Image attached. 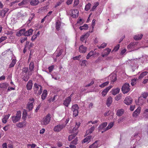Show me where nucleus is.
<instances>
[{
    "mask_svg": "<svg viewBox=\"0 0 148 148\" xmlns=\"http://www.w3.org/2000/svg\"><path fill=\"white\" fill-rule=\"evenodd\" d=\"M21 112L19 111H17L16 115L12 117L11 118L12 122L14 123L19 121L21 119Z\"/></svg>",
    "mask_w": 148,
    "mask_h": 148,
    "instance_id": "obj_1",
    "label": "nucleus"
},
{
    "mask_svg": "<svg viewBox=\"0 0 148 148\" xmlns=\"http://www.w3.org/2000/svg\"><path fill=\"white\" fill-rule=\"evenodd\" d=\"M129 84L125 83L122 87L121 90L123 93H127L130 90Z\"/></svg>",
    "mask_w": 148,
    "mask_h": 148,
    "instance_id": "obj_2",
    "label": "nucleus"
},
{
    "mask_svg": "<svg viewBox=\"0 0 148 148\" xmlns=\"http://www.w3.org/2000/svg\"><path fill=\"white\" fill-rule=\"evenodd\" d=\"M50 115L48 114L47 115L45 118H43L42 122H41V124L42 125H46L48 124L50 121Z\"/></svg>",
    "mask_w": 148,
    "mask_h": 148,
    "instance_id": "obj_3",
    "label": "nucleus"
},
{
    "mask_svg": "<svg viewBox=\"0 0 148 148\" xmlns=\"http://www.w3.org/2000/svg\"><path fill=\"white\" fill-rule=\"evenodd\" d=\"M64 127L65 126L63 124L58 125L54 127L53 130L55 132H59L62 130Z\"/></svg>",
    "mask_w": 148,
    "mask_h": 148,
    "instance_id": "obj_4",
    "label": "nucleus"
},
{
    "mask_svg": "<svg viewBox=\"0 0 148 148\" xmlns=\"http://www.w3.org/2000/svg\"><path fill=\"white\" fill-rule=\"evenodd\" d=\"M132 100L131 97L129 96L126 97L125 99L124 102V103L127 105H130L132 103Z\"/></svg>",
    "mask_w": 148,
    "mask_h": 148,
    "instance_id": "obj_5",
    "label": "nucleus"
},
{
    "mask_svg": "<svg viewBox=\"0 0 148 148\" xmlns=\"http://www.w3.org/2000/svg\"><path fill=\"white\" fill-rule=\"evenodd\" d=\"M71 97H67L64 101V105L66 107H68L71 101Z\"/></svg>",
    "mask_w": 148,
    "mask_h": 148,
    "instance_id": "obj_6",
    "label": "nucleus"
},
{
    "mask_svg": "<svg viewBox=\"0 0 148 148\" xmlns=\"http://www.w3.org/2000/svg\"><path fill=\"white\" fill-rule=\"evenodd\" d=\"M111 51V49L109 48H106L104 50V54L102 55L103 57H105L107 56Z\"/></svg>",
    "mask_w": 148,
    "mask_h": 148,
    "instance_id": "obj_7",
    "label": "nucleus"
},
{
    "mask_svg": "<svg viewBox=\"0 0 148 148\" xmlns=\"http://www.w3.org/2000/svg\"><path fill=\"white\" fill-rule=\"evenodd\" d=\"M112 86H110L104 89L102 92L101 94L102 96H105L107 93L108 91L112 88Z\"/></svg>",
    "mask_w": 148,
    "mask_h": 148,
    "instance_id": "obj_8",
    "label": "nucleus"
},
{
    "mask_svg": "<svg viewBox=\"0 0 148 148\" xmlns=\"http://www.w3.org/2000/svg\"><path fill=\"white\" fill-rule=\"evenodd\" d=\"M25 29H23L19 30L18 32H16V35L18 36H20L22 35L25 36Z\"/></svg>",
    "mask_w": 148,
    "mask_h": 148,
    "instance_id": "obj_9",
    "label": "nucleus"
},
{
    "mask_svg": "<svg viewBox=\"0 0 148 148\" xmlns=\"http://www.w3.org/2000/svg\"><path fill=\"white\" fill-rule=\"evenodd\" d=\"M87 48L84 47L83 45H81L79 48V51L80 53H85L87 50Z\"/></svg>",
    "mask_w": 148,
    "mask_h": 148,
    "instance_id": "obj_10",
    "label": "nucleus"
},
{
    "mask_svg": "<svg viewBox=\"0 0 148 148\" xmlns=\"http://www.w3.org/2000/svg\"><path fill=\"white\" fill-rule=\"evenodd\" d=\"M79 11L77 9H74L72 12V16L75 18L78 16Z\"/></svg>",
    "mask_w": 148,
    "mask_h": 148,
    "instance_id": "obj_11",
    "label": "nucleus"
},
{
    "mask_svg": "<svg viewBox=\"0 0 148 148\" xmlns=\"http://www.w3.org/2000/svg\"><path fill=\"white\" fill-rule=\"evenodd\" d=\"M140 108L139 107L132 114L134 117H136L140 113Z\"/></svg>",
    "mask_w": 148,
    "mask_h": 148,
    "instance_id": "obj_12",
    "label": "nucleus"
},
{
    "mask_svg": "<svg viewBox=\"0 0 148 148\" xmlns=\"http://www.w3.org/2000/svg\"><path fill=\"white\" fill-rule=\"evenodd\" d=\"M90 35L89 32L86 33L84 35H82L81 36L80 38V40L82 42H83L85 38H87Z\"/></svg>",
    "mask_w": 148,
    "mask_h": 148,
    "instance_id": "obj_13",
    "label": "nucleus"
},
{
    "mask_svg": "<svg viewBox=\"0 0 148 148\" xmlns=\"http://www.w3.org/2000/svg\"><path fill=\"white\" fill-rule=\"evenodd\" d=\"M144 99L141 96L138 98V103L137 104L141 106L144 103Z\"/></svg>",
    "mask_w": 148,
    "mask_h": 148,
    "instance_id": "obj_14",
    "label": "nucleus"
},
{
    "mask_svg": "<svg viewBox=\"0 0 148 148\" xmlns=\"http://www.w3.org/2000/svg\"><path fill=\"white\" fill-rule=\"evenodd\" d=\"M33 31V30L32 29H30L26 31L25 30V36H29L32 35Z\"/></svg>",
    "mask_w": 148,
    "mask_h": 148,
    "instance_id": "obj_15",
    "label": "nucleus"
},
{
    "mask_svg": "<svg viewBox=\"0 0 148 148\" xmlns=\"http://www.w3.org/2000/svg\"><path fill=\"white\" fill-rule=\"evenodd\" d=\"M32 81L31 80H29L26 85L27 89L28 90H31L32 88Z\"/></svg>",
    "mask_w": 148,
    "mask_h": 148,
    "instance_id": "obj_16",
    "label": "nucleus"
},
{
    "mask_svg": "<svg viewBox=\"0 0 148 148\" xmlns=\"http://www.w3.org/2000/svg\"><path fill=\"white\" fill-rule=\"evenodd\" d=\"M120 89L119 88L112 89L111 91V92L112 95H115L118 93L120 91Z\"/></svg>",
    "mask_w": 148,
    "mask_h": 148,
    "instance_id": "obj_17",
    "label": "nucleus"
},
{
    "mask_svg": "<svg viewBox=\"0 0 148 148\" xmlns=\"http://www.w3.org/2000/svg\"><path fill=\"white\" fill-rule=\"evenodd\" d=\"M39 3L38 0H31L30 2V4L32 6H36Z\"/></svg>",
    "mask_w": 148,
    "mask_h": 148,
    "instance_id": "obj_18",
    "label": "nucleus"
},
{
    "mask_svg": "<svg viewBox=\"0 0 148 148\" xmlns=\"http://www.w3.org/2000/svg\"><path fill=\"white\" fill-rule=\"evenodd\" d=\"M30 0H23L21 2L18 4L19 6L24 5L27 4Z\"/></svg>",
    "mask_w": 148,
    "mask_h": 148,
    "instance_id": "obj_19",
    "label": "nucleus"
},
{
    "mask_svg": "<svg viewBox=\"0 0 148 148\" xmlns=\"http://www.w3.org/2000/svg\"><path fill=\"white\" fill-rule=\"evenodd\" d=\"M107 125V122H104L102 123L101 125H99L98 127V129L99 130H100L103 129V128L105 127Z\"/></svg>",
    "mask_w": 148,
    "mask_h": 148,
    "instance_id": "obj_20",
    "label": "nucleus"
},
{
    "mask_svg": "<svg viewBox=\"0 0 148 148\" xmlns=\"http://www.w3.org/2000/svg\"><path fill=\"white\" fill-rule=\"evenodd\" d=\"M92 138L91 136H87L86 138H84L83 140V142L85 143L87 142L88 143H89L91 140Z\"/></svg>",
    "mask_w": 148,
    "mask_h": 148,
    "instance_id": "obj_21",
    "label": "nucleus"
},
{
    "mask_svg": "<svg viewBox=\"0 0 148 148\" xmlns=\"http://www.w3.org/2000/svg\"><path fill=\"white\" fill-rule=\"evenodd\" d=\"M95 129V128L94 126L91 127L89 129L86 131V134H87V135L90 134Z\"/></svg>",
    "mask_w": 148,
    "mask_h": 148,
    "instance_id": "obj_22",
    "label": "nucleus"
},
{
    "mask_svg": "<svg viewBox=\"0 0 148 148\" xmlns=\"http://www.w3.org/2000/svg\"><path fill=\"white\" fill-rule=\"evenodd\" d=\"M56 28L58 31L60 29V27L61 26V23L59 20H58L56 23Z\"/></svg>",
    "mask_w": 148,
    "mask_h": 148,
    "instance_id": "obj_23",
    "label": "nucleus"
},
{
    "mask_svg": "<svg viewBox=\"0 0 148 148\" xmlns=\"http://www.w3.org/2000/svg\"><path fill=\"white\" fill-rule=\"evenodd\" d=\"M77 134V132L76 133H75L73 134H72L69 135L68 137V140L69 141H71L75 137Z\"/></svg>",
    "mask_w": 148,
    "mask_h": 148,
    "instance_id": "obj_24",
    "label": "nucleus"
},
{
    "mask_svg": "<svg viewBox=\"0 0 148 148\" xmlns=\"http://www.w3.org/2000/svg\"><path fill=\"white\" fill-rule=\"evenodd\" d=\"M112 102V98L111 96H110L108 98L107 102V105L108 107H109L110 105Z\"/></svg>",
    "mask_w": 148,
    "mask_h": 148,
    "instance_id": "obj_25",
    "label": "nucleus"
},
{
    "mask_svg": "<svg viewBox=\"0 0 148 148\" xmlns=\"http://www.w3.org/2000/svg\"><path fill=\"white\" fill-rule=\"evenodd\" d=\"M10 114H8V115H5L4 118L2 119V122L4 123H5L7 122V120L8 119Z\"/></svg>",
    "mask_w": 148,
    "mask_h": 148,
    "instance_id": "obj_26",
    "label": "nucleus"
},
{
    "mask_svg": "<svg viewBox=\"0 0 148 148\" xmlns=\"http://www.w3.org/2000/svg\"><path fill=\"white\" fill-rule=\"evenodd\" d=\"M47 91L46 90H44L43 93L41 96V99L42 100H44L45 99L47 95Z\"/></svg>",
    "mask_w": 148,
    "mask_h": 148,
    "instance_id": "obj_27",
    "label": "nucleus"
},
{
    "mask_svg": "<svg viewBox=\"0 0 148 148\" xmlns=\"http://www.w3.org/2000/svg\"><path fill=\"white\" fill-rule=\"evenodd\" d=\"M95 54V52L93 51H91L89 53H88L86 56L87 59H89L90 58L93 56Z\"/></svg>",
    "mask_w": 148,
    "mask_h": 148,
    "instance_id": "obj_28",
    "label": "nucleus"
},
{
    "mask_svg": "<svg viewBox=\"0 0 148 148\" xmlns=\"http://www.w3.org/2000/svg\"><path fill=\"white\" fill-rule=\"evenodd\" d=\"M39 85L36 83H35L34 84V93H37V91L38 90Z\"/></svg>",
    "mask_w": 148,
    "mask_h": 148,
    "instance_id": "obj_29",
    "label": "nucleus"
},
{
    "mask_svg": "<svg viewBox=\"0 0 148 148\" xmlns=\"http://www.w3.org/2000/svg\"><path fill=\"white\" fill-rule=\"evenodd\" d=\"M148 73V72L147 71H145L143 72L140 74L138 77V79H141L144 76L147 75Z\"/></svg>",
    "mask_w": 148,
    "mask_h": 148,
    "instance_id": "obj_30",
    "label": "nucleus"
},
{
    "mask_svg": "<svg viewBox=\"0 0 148 148\" xmlns=\"http://www.w3.org/2000/svg\"><path fill=\"white\" fill-rule=\"evenodd\" d=\"M143 36V35L142 34L140 35H136L135 36L134 38L136 40H139L141 39Z\"/></svg>",
    "mask_w": 148,
    "mask_h": 148,
    "instance_id": "obj_31",
    "label": "nucleus"
},
{
    "mask_svg": "<svg viewBox=\"0 0 148 148\" xmlns=\"http://www.w3.org/2000/svg\"><path fill=\"white\" fill-rule=\"evenodd\" d=\"M79 109V108L78 105L77 104H75L72 106L71 110L73 111L75 110H78Z\"/></svg>",
    "mask_w": 148,
    "mask_h": 148,
    "instance_id": "obj_32",
    "label": "nucleus"
},
{
    "mask_svg": "<svg viewBox=\"0 0 148 148\" xmlns=\"http://www.w3.org/2000/svg\"><path fill=\"white\" fill-rule=\"evenodd\" d=\"M97 140H96L94 143L89 146V148H96L98 146V145L97 144Z\"/></svg>",
    "mask_w": 148,
    "mask_h": 148,
    "instance_id": "obj_33",
    "label": "nucleus"
},
{
    "mask_svg": "<svg viewBox=\"0 0 148 148\" xmlns=\"http://www.w3.org/2000/svg\"><path fill=\"white\" fill-rule=\"evenodd\" d=\"M113 123L112 122L110 123L108 125L107 127L104 129V131H106L109 129L111 128L113 126Z\"/></svg>",
    "mask_w": 148,
    "mask_h": 148,
    "instance_id": "obj_34",
    "label": "nucleus"
},
{
    "mask_svg": "<svg viewBox=\"0 0 148 148\" xmlns=\"http://www.w3.org/2000/svg\"><path fill=\"white\" fill-rule=\"evenodd\" d=\"M124 111L123 109H120L118 110L116 113V115L118 116H121L123 113Z\"/></svg>",
    "mask_w": 148,
    "mask_h": 148,
    "instance_id": "obj_35",
    "label": "nucleus"
},
{
    "mask_svg": "<svg viewBox=\"0 0 148 148\" xmlns=\"http://www.w3.org/2000/svg\"><path fill=\"white\" fill-rule=\"evenodd\" d=\"M33 102H32L30 103H29L27 104V108L29 109V111L31 110L33 108Z\"/></svg>",
    "mask_w": 148,
    "mask_h": 148,
    "instance_id": "obj_36",
    "label": "nucleus"
},
{
    "mask_svg": "<svg viewBox=\"0 0 148 148\" xmlns=\"http://www.w3.org/2000/svg\"><path fill=\"white\" fill-rule=\"evenodd\" d=\"M16 60L13 59L12 60L11 63L10 64L9 66V68H10L13 67L16 64Z\"/></svg>",
    "mask_w": 148,
    "mask_h": 148,
    "instance_id": "obj_37",
    "label": "nucleus"
},
{
    "mask_svg": "<svg viewBox=\"0 0 148 148\" xmlns=\"http://www.w3.org/2000/svg\"><path fill=\"white\" fill-rule=\"evenodd\" d=\"M28 68L27 67L23 68L22 70V72L21 73V75L26 74L28 71Z\"/></svg>",
    "mask_w": 148,
    "mask_h": 148,
    "instance_id": "obj_38",
    "label": "nucleus"
},
{
    "mask_svg": "<svg viewBox=\"0 0 148 148\" xmlns=\"http://www.w3.org/2000/svg\"><path fill=\"white\" fill-rule=\"evenodd\" d=\"M88 28V25L86 24H85L83 26H81L79 27V29L80 30H82L83 29H87Z\"/></svg>",
    "mask_w": 148,
    "mask_h": 148,
    "instance_id": "obj_39",
    "label": "nucleus"
},
{
    "mask_svg": "<svg viewBox=\"0 0 148 148\" xmlns=\"http://www.w3.org/2000/svg\"><path fill=\"white\" fill-rule=\"evenodd\" d=\"M80 123H79V122L76 123L75 127L73 128V131H75L77 130L80 126Z\"/></svg>",
    "mask_w": 148,
    "mask_h": 148,
    "instance_id": "obj_40",
    "label": "nucleus"
},
{
    "mask_svg": "<svg viewBox=\"0 0 148 148\" xmlns=\"http://www.w3.org/2000/svg\"><path fill=\"white\" fill-rule=\"evenodd\" d=\"M22 75L23 76L22 77L23 80L25 82L27 81L29 79V77L28 75H27L26 74H24Z\"/></svg>",
    "mask_w": 148,
    "mask_h": 148,
    "instance_id": "obj_41",
    "label": "nucleus"
},
{
    "mask_svg": "<svg viewBox=\"0 0 148 148\" xmlns=\"http://www.w3.org/2000/svg\"><path fill=\"white\" fill-rule=\"evenodd\" d=\"M27 113L26 110H24L23 113L22 118L24 120H25L26 118V116Z\"/></svg>",
    "mask_w": 148,
    "mask_h": 148,
    "instance_id": "obj_42",
    "label": "nucleus"
},
{
    "mask_svg": "<svg viewBox=\"0 0 148 148\" xmlns=\"http://www.w3.org/2000/svg\"><path fill=\"white\" fill-rule=\"evenodd\" d=\"M24 123L23 122H19L18 123L16 124V125L18 127L22 128L24 126Z\"/></svg>",
    "mask_w": 148,
    "mask_h": 148,
    "instance_id": "obj_43",
    "label": "nucleus"
},
{
    "mask_svg": "<svg viewBox=\"0 0 148 148\" xmlns=\"http://www.w3.org/2000/svg\"><path fill=\"white\" fill-rule=\"evenodd\" d=\"M148 96V93L147 92H144L142 94L141 96L142 98L143 97L144 99H146Z\"/></svg>",
    "mask_w": 148,
    "mask_h": 148,
    "instance_id": "obj_44",
    "label": "nucleus"
},
{
    "mask_svg": "<svg viewBox=\"0 0 148 148\" xmlns=\"http://www.w3.org/2000/svg\"><path fill=\"white\" fill-rule=\"evenodd\" d=\"M34 67V64L33 62H31L29 65V69L31 71L33 70Z\"/></svg>",
    "mask_w": 148,
    "mask_h": 148,
    "instance_id": "obj_45",
    "label": "nucleus"
},
{
    "mask_svg": "<svg viewBox=\"0 0 148 148\" xmlns=\"http://www.w3.org/2000/svg\"><path fill=\"white\" fill-rule=\"evenodd\" d=\"M109 83V82H107L103 83L99 86L101 88H103L105 86H107Z\"/></svg>",
    "mask_w": 148,
    "mask_h": 148,
    "instance_id": "obj_46",
    "label": "nucleus"
},
{
    "mask_svg": "<svg viewBox=\"0 0 148 148\" xmlns=\"http://www.w3.org/2000/svg\"><path fill=\"white\" fill-rule=\"evenodd\" d=\"M99 3L98 2H97L96 3H95L94 5L92 7V9L91 10V11H94V10L99 5Z\"/></svg>",
    "mask_w": 148,
    "mask_h": 148,
    "instance_id": "obj_47",
    "label": "nucleus"
},
{
    "mask_svg": "<svg viewBox=\"0 0 148 148\" xmlns=\"http://www.w3.org/2000/svg\"><path fill=\"white\" fill-rule=\"evenodd\" d=\"M91 4L90 3H88L86 5L85 10L86 11H88L90 8Z\"/></svg>",
    "mask_w": 148,
    "mask_h": 148,
    "instance_id": "obj_48",
    "label": "nucleus"
},
{
    "mask_svg": "<svg viewBox=\"0 0 148 148\" xmlns=\"http://www.w3.org/2000/svg\"><path fill=\"white\" fill-rule=\"evenodd\" d=\"M1 84V86L2 88H6L8 86V84L6 83H4Z\"/></svg>",
    "mask_w": 148,
    "mask_h": 148,
    "instance_id": "obj_49",
    "label": "nucleus"
},
{
    "mask_svg": "<svg viewBox=\"0 0 148 148\" xmlns=\"http://www.w3.org/2000/svg\"><path fill=\"white\" fill-rule=\"evenodd\" d=\"M134 43H130L127 46V48L129 49H133L134 48Z\"/></svg>",
    "mask_w": 148,
    "mask_h": 148,
    "instance_id": "obj_50",
    "label": "nucleus"
},
{
    "mask_svg": "<svg viewBox=\"0 0 148 148\" xmlns=\"http://www.w3.org/2000/svg\"><path fill=\"white\" fill-rule=\"evenodd\" d=\"M88 63L87 61L86 60H83L82 61V63L81 65L82 66H85L86 65V64Z\"/></svg>",
    "mask_w": 148,
    "mask_h": 148,
    "instance_id": "obj_51",
    "label": "nucleus"
},
{
    "mask_svg": "<svg viewBox=\"0 0 148 148\" xmlns=\"http://www.w3.org/2000/svg\"><path fill=\"white\" fill-rule=\"evenodd\" d=\"M73 116H74L75 117H76L78 115V110H75V111H73Z\"/></svg>",
    "mask_w": 148,
    "mask_h": 148,
    "instance_id": "obj_52",
    "label": "nucleus"
},
{
    "mask_svg": "<svg viewBox=\"0 0 148 148\" xmlns=\"http://www.w3.org/2000/svg\"><path fill=\"white\" fill-rule=\"evenodd\" d=\"M107 45V43H103L100 46L98 47V48L99 49L103 48L106 46Z\"/></svg>",
    "mask_w": 148,
    "mask_h": 148,
    "instance_id": "obj_53",
    "label": "nucleus"
},
{
    "mask_svg": "<svg viewBox=\"0 0 148 148\" xmlns=\"http://www.w3.org/2000/svg\"><path fill=\"white\" fill-rule=\"evenodd\" d=\"M63 51V49H61L60 50L59 53H58L56 55V57L57 58L58 57L60 56H61V54H62Z\"/></svg>",
    "mask_w": 148,
    "mask_h": 148,
    "instance_id": "obj_54",
    "label": "nucleus"
},
{
    "mask_svg": "<svg viewBox=\"0 0 148 148\" xmlns=\"http://www.w3.org/2000/svg\"><path fill=\"white\" fill-rule=\"evenodd\" d=\"M136 79H132L131 81V84L132 86H133L135 84V82L136 80Z\"/></svg>",
    "mask_w": 148,
    "mask_h": 148,
    "instance_id": "obj_55",
    "label": "nucleus"
},
{
    "mask_svg": "<svg viewBox=\"0 0 148 148\" xmlns=\"http://www.w3.org/2000/svg\"><path fill=\"white\" fill-rule=\"evenodd\" d=\"M119 45L118 44L114 47V49L112 50V52L114 50H115V51H117L119 49Z\"/></svg>",
    "mask_w": 148,
    "mask_h": 148,
    "instance_id": "obj_56",
    "label": "nucleus"
},
{
    "mask_svg": "<svg viewBox=\"0 0 148 148\" xmlns=\"http://www.w3.org/2000/svg\"><path fill=\"white\" fill-rule=\"evenodd\" d=\"M78 140L77 138H76L74 140L71 142V143L74 144L75 145H76L77 144V142Z\"/></svg>",
    "mask_w": 148,
    "mask_h": 148,
    "instance_id": "obj_57",
    "label": "nucleus"
},
{
    "mask_svg": "<svg viewBox=\"0 0 148 148\" xmlns=\"http://www.w3.org/2000/svg\"><path fill=\"white\" fill-rule=\"evenodd\" d=\"M81 55H79L78 56L74 57L73 58V59L74 60H79V58H81Z\"/></svg>",
    "mask_w": 148,
    "mask_h": 148,
    "instance_id": "obj_58",
    "label": "nucleus"
},
{
    "mask_svg": "<svg viewBox=\"0 0 148 148\" xmlns=\"http://www.w3.org/2000/svg\"><path fill=\"white\" fill-rule=\"evenodd\" d=\"M39 87H40V90H38L37 93V94L38 95H40L41 94L42 91V86L40 85H39Z\"/></svg>",
    "mask_w": 148,
    "mask_h": 148,
    "instance_id": "obj_59",
    "label": "nucleus"
},
{
    "mask_svg": "<svg viewBox=\"0 0 148 148\" xmlns=\"http://www.w3.org/2000/svg\"><path fill=\"white\" fill-rule=\"evenodd\" d=\"M7 39V37L5 36H3L0 38V43L3 41Z\"/></svg>",
    "mask_w": 148,
    "mask_h": 148,
    "instance_id": "obj_60",
    "label": "nucleus"
},
{
    "mask_svg": "<svg viewBox=\"0 0 148 148\" xmlns=\"http://www.w3.org/2000/svg\"><path fill=\"white\" fill-rule=\"evenodd\" d=\"M95 19H93L92 21L91 26L92 28V29H93L94 28V27L95 26Z\"/></svg>",
    "mask_w": 148,
    "mask_h": 148,
    "instance_id": "obj_61",
    "label": "nucleus"
},
{
    "mask_svg": "<svg viewBox=\"0 0 148 148\" xmlns=\"http://www.w3.org/2000/svg\"><path fill=\"white\" fill-rule=\"evenodd\" d=\"M54 68V66L53 65H52L48 68V69L49 70V72H51L53 70V69Z\"/></svg>",
    "mask_w": 148,
    "mask_h": 148,
    "instance_id": "obj_62",
    "label": "nucleus"
},
{
    "mask_svg": "<svg viewBox=\"0 0 148 148\" xmlns=\"http://www.w3.org/2000/svg\"><path fill=\"white\" fill-rule=\"evenodd\" d=\"M37 35H34L32 36L31 39V40L32 41H34L37 38Z\"/></svg>",
    "mask_w": 148,
    "mask_h": 148,
    "instance_id": "obj_63",
    "label": "nucleus"
},
{
    "mask_svg": "<svg viewBox=\"0 0 148 148\" xmlns=\"http://www.w3.org/2000/svg\"><path fill=\"white\" fill-rule=\"evenodd\" d=\"M113 80H112V81L113 82H114L116 80V77L115 75H114V76H113L112 77V78Z\"/></svg>",
    "mask_w": 148,
    "mask_h": 148,
    "instance_id": "obj_64",
    "label": "nucleus"
}]
</instances>
